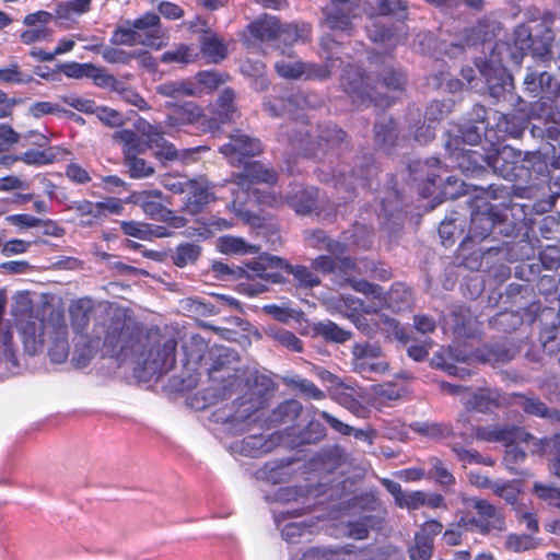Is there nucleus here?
I'll return each mask as SVG.
<instances>
[{
  "mask_svg": "<svg viewBox=\"0 0 560 560\" xmlns=\"http://www.w3.org/2000/svg\"><path fill=\"white\" fill-rule=\"evenodd\" d=\"M176 341L159 335H144L141 327L124 314L96 324L91 336L81 335L75 342L72 361L84 368L102 350L103 355L120 362L130 361L152 377L168 372L176 360Z\"/></svg>",
  "mask_w": 560,
  "mask_h": 560,
  "instance_id": "1",
  "label": "nucleus"
},
{
  "mask_svg": "<svg viewBox=\"0 0 560 560\" xmlns=\"http://www.w3.org/2000/svg\"><path fill=\"white\" fill-rule=\"evenodd\" d=\"M219 151L232 165L244 164V171L234 175V184L237 187L233 208L243 203L242 195H246L247 199H254L259 205L269 207H279L284 202L282 197L276 196L273 192L254 187L258 184L272 185L276 182V173L266 168L259 162L245 163L248 156H255L262 151L261 143L258 139L252 138L240 130L230 136L228 143L220 147ZM235 194V190H232Z\"/></svg>",
  "mask_w": 560,
  "mask_h": 560,
  "instance_id": "2",
  "label": "nucleus"
},
{
  "mask_svg": "<svg viewBox=\"0 0 560 560\" xmlns=\"http://www.w3.org/2000/svg\"><path fill=\"white\" fill-rule=\"evenodd\" d=\"M18 328L26 354H39L46 347L51 362L63 363L68 359L69 328L62 312L50 311L42 317L31 313L18 320Z\"/></svg>",
  "mask_w": 560,
  "mask_h": 560,
  "instance_id": "3",
  "label": "nucleus"
},
{
  "mask_svg": "<svg viewBox=\"0 0 560 560\" xmlns=\"http://www.w3.org/2000/svg\"><path fill=\"white\" fill-rule=\"evenodd\" d=\"M281 270L292 273L301 287L313 288L319 284V279L306 267H292L280 257L266 254L247 264L246 269L243 270L247 279L260 280L257 283L248 284L245 290L249 295H256L266 291L268 283H279L282 281Z\"/></svg>",
  "mask_w": 560,
  "mask_h": 560,
  "instance_id": "4",
  "label": "nucleus"
},
{
  "mask_svg": "<svg viewBox=\"0 0 560 560\" xmlns=\"http://www.w3.org/2000/svg\"><path fill=\"white\" fill-rule=\"evenodd\" d=\"M139 133L147 139L143 144L132 130H118L114 133V139L122 144L125 158L144 151L147 148L153 149L158 159L174 161L180 158L175 147L164 139L165 131L160 125H152L145 120H139L137 124Z\"/></svg>",
  "mask_w": 560,
  "mask_h": 560,
  "instance_id": "5",
  "label": "nucleus"
},
{
  "mask_svg": "<svg viewBox=\"0 0 560 560\" xmlns=\"http://www.w3.org/2000/svg\"><path fill=\"white\" fill-rule=\"evenodd\" d=\"M322 56L329 61L328 65L318 66L315 63H304L299 59L282 58L275 65L277 73L285 79H325L334 73L342 63L339 58H334L338 50V43L329 36H323L320 39Z\"/></svg>",
  "mask_w": 560,
  "mask_h": 560,
  "instance_id": "6",
  "label": "nucleus"
},
{
  "mask_svg": "<svg viewBox=\"0 0 560 560\" xmlns=\"http://www.w3.org/2000/svg\"><path fill=\"white\" fill-rule=\"evenodd\" d=\"M468 504L476 510L478 516L462 515V525H470L474 532L482 535L505 530L503 514L487 500L471 498L468 500Z\"/></svg>",
  "mask_w": 560,
  "mask_h": 560,
  "instance_id": "7",
  "label": "nucleus"
},
{
  "mask_svg": "<svg viewBox=\"0 0 560 560\" xmlns=\"http://www.w3.org/2000/svg\"><path fill=\"white\" fill-rule=\"evenodd\" d=\"M459 133L446 142V149L458 168L466 173L474 172L482 155L476 151L464 150L459 144H477L481 139L480 132L477 127H468L465 130H459Z\"/></svg>",
  "mask_w": 560,
  "mask_h": 560,
  "instance_id": "8",
  "label": "nucleus"
},
{
  "mask_svg": "<svg viewBox=\"0 0 560 560\" xmlns=\"http://www.w3.org/2000/svg\"><path fill=\"white\" fill-rule=\"evenodd\" d=\"M352 289L376 301L377 310L386 305L388 308L399 312L410 303L411 292L402 284H396L385 294L383 289L368 281H354Z\"/></svg>",
  "mask_w": 560,
  "mask_h": 560,
  "instance_id": "9",
  "label": "nucleus"
},
{
  "mask_svg": "<svg viewBox=\"0 0 560 560\" xmlns=\"http://www.w3.org/2000/svg\"><path fill=\"white\" fill-rule=\"evenodd\" d=\"M258 406L247 399H242L237 402V408L234 412L230 408L219 409L213 413L214 421L223 425L224 430L232 434H241L249 430L254 413L257 411Z\"/></svg>",
  "mask_w": 560,
  "mask_h": 560,
  "instance_id": "10",
  "label": "nucleus"
},
{
  "mask_svg": "<svg viewBox=\"0 0 560 560\" xmlns=\"http://www.w3.org/2000/svg\"><path fill=\"white\" fill-rule=\"evenodd\" d=\"M351 365L354 372L366 376L371 373H385L388 364L383 360L382 349L377 343L357 342L353 345Z\"/></svg>",
  "mask_w": 560,
  "mask_h": 560,
  "instance_id": "11",
  "label": "nucleus"
},
{
  "mask_svg": "<svg viewBox=\"0 0 560 560\" xmlns=\"http://www.w3.org/2000/svg\"><path fill=\"white\" fill-rule=\"evenodd\" d=\"M359 11L358 0H332L324 8V25L331 31H348Z\"/></svg>",
  "mask_w": 560,
  "mask_h": 560,
  "instance_id": "12",
  "label": "nucleus"
},
{
  "mask_svg": "<svg viewBox=\"0 0 560 560\" xmlns=\"http://www.w3.org/2000/svg\"><path fill=\"white\" fill-rule=\"evenodd\" d=\"M341 80L345 91L351 96L353 103H364L369 100L380 106L389 104V102H383L382 98H377L371 93L372 88H370L368 79L364 78L359 67L349 66L345 70Z\"/></svg>",
  "mask_w": 560,
  "mask_h": 560,
  "instance_id": "13",
  "label": "nucleus"
},
{
  "mask_svg": "<svg viewBox=\"0 0 560 560\" xmlns=\"http://www.w3.org/2000/svg\"><path fill=\"white\" fill-rule=\"evenodd\" d=\"M163 197L160 189L141 190L132 192L128 202L139 206L151 219L165 222L172 219V211L161 202Z\"/></svg>",
  "mask_w": 560,
  "mask_h": 560,
  "instance_id": "14",
  "label": "nucleus"
},
{
  "mask_svg": "<svg viewBox=\"0 0 560 560\" xmlns=\"http://www.w3.org/2000/svg\"><path fill=\"white\" fill-rule=\"evenodd\" d=\"M60 71L72 79H93L94 83L102 88L112 86L116 81L113 75L107 74L104 69L93 63L66 62L60 66Z\"/></svg>",
  "mask_w": 560,
  "mask_h": 560,
  "instance_id": "15",
  "label": "nucleus"
},
{
  "mask_svg": "<svg viewBox=\"0 0 560 560\" xmlns=\"http://www.w3.org/2000/svg\"><path fill=\"white\" fill-rule=\"evenodd\" d=\"M334 395L341 406L357 417L363 418L366 416L368 409L363 404H368V389H363L359 386L340 385L336 388Z\"/></svg>",
  "mask_w": 560,
  "mask_h": 560,
  "instance_id": "16",
  "label": "nucleus"
},
{
  "mask_svg": "<svg viewBox=\"0 0 560 560\" xmlns=\"http://www.w3.org/2000/svg\"><path fill=\"white\" fill-rule=\"evenodd\" d=\"M521 160V152L510 145L499 148L494 154L488 158V164L503 178L511 179L515 176L516 164Z\"/></svg>",
  "mask_w": 560,
  "mask_h": 560,
  "instance_id": "17",
  "label": "nucleus"
},
{
  "mask_svg": "<svg viewBox=\"0 0 560 560\" xmlns=\"http://www.w3.org/2000/svg\"><path fill=\"white\" fill-rule=\"evenodd\" d=\"M158 35H149L148 37H141L140 31L136 30L132 23L127 22L124 25L118 26L113 36L112 43L115 45L136 46L143 45L153 49L161 48V42L158 40Z\"/></svg>",
  "mask_w": 560,
  "mask_h": 560,
  "instance_id": "18",
  "label": "nucleus"
},
{
  "mask_svg": "<svg viewBox=\"0 0 560 560\" xmlns=\"http://www.w3.org/2000/svg\"><path fill=\"white\" fill-rule=\"evenodd\" d=\"M404 394L405 389L394 383L377 384L368 389V404L381 410L399 400Z\"/></svg>",
  "mask_w": 560,
  "mask_h": 560,
  "instance_id": "19",
  "label": "nucleus"
},
{
  "mask_svg": "<svg viewBox=\"0 0 560 560\" xmlns=\"http://www.w3.org/2000/svg\"><path fill=\"white\" fill-rule=\"evenodd\" d=\"M186 194L185 210L190 214L200 212L212 199L208 182L205 178L190 179Z\"/></svg>",
  "mask_w": 560,
  "mask_h": 560,
  "instance_id": "20",
  "label": "nucleus"
},
{
  "mask_svg": "<svg viewBox=\"0 0 560 560\" xmlns=\"http://www.w3.org/2000/svg\"><path fill=\"white\" fill-rule=\"evenodd\" d=\"M300 510H280L275 511V522L277 526L281 529V534L283 539L289 542H293L295 538L303 536L305 533H308L310 526L303 521H292L283 524L289 517H298L300 516Z\"/></svg>",
  "mask_w": 560,
  "mask_h": 560,
  "instance_id": "21",
  "label": "nucleus"
},
{
  "mask_svg": "<svg viewBox=\"0 0 560 560\" xmlns=\"http://www.w3.org/2000/svg\"><path fill=\"white\" fill-rule=\"evenodd\" d=\"M165 107L172 109L165 121L166 127L170 128H179L192 124L201 117V108L190 102L182 105L166 102Z\"/></svg>",
  "mask_w": 560,
  "mask_h": 560,
  "instance_id": "22",
  "label": "nucleus"
},
{
  "mask_svg": "<svg viewBox=\"0 0 560 560\" xmlns=\"http://www.w3.org/2000/svg\"><path fill=\"white\" fill-rule=\"evenodd\" d=\"M159 95L178 100L185 96H197L201 93L198 84L190 80L167 81L155 88Z\"/></svg>",
  "mask_w": 560,
  "mask_h": 560,
  "instance_id": "23",
  "label": "nucleus"
},
{
  "mask_svg": "<svg viewBox=\"0 0 560 560\" xmlns=\"http://www.w3.org/2000/svg\"><path fill=\"white\" fill-rule=\"evenodd\" d=\"M498 397L499 396L497 392L489 388H482L478 390L468 388L467 392H463L462 394V404L467 409H474L483 412L489 410L491 406L497 405Z\"/></svg>",
  "mask_w": 560,
  "mask_h": 560,
  "instance_id": "24",
  "label": "nucleus"
},
{
  "mask_svg": "<svg viewBox=\"0 0 560 560\" xmlns=\"http://www.w3.org/2000/svg\"><path fill=\"white\" fill-rule=\"evenodd\" d=\"M136 30L140 31L141 37L158 35L161 42V48L167 44L166 32L161 27L160 16L153 12H148L131 22Z\"/></svg>",
  "mask_w": 560,
  "mask_h": 560,
  "instance_id": "25",
  "label": "nucleus"
},
{
  "mask_svg": "<svg viewBox=\"0 0 560 560\" xmlns=\"http://www.w3.org/2000/svg\"><path fill=\"white\" fill-rule=\"evenodd\" d=\"M479 71L486 79L491 94L494 96H499V89L506 91L512 85L510 75L502 67H491L489 65H483Z\"/></svg>",
  "mask_w": 560,
  "mask_h": 560,
  "instance_id": "26",
  "label": "nucleus"
},
{
  "mask_svg": "<svg viewBox=\"0 0 560 560\" xmlns=\"http://www.w3.org/2000/svg\"><path fill=\"white\" fill-rule=\"evenodd\" d=\"M121 230L126 235L140 238L151 240L152 237H166L170 235L164 226H152L140 222H121Z\"/></svg>",
  "mask_w": 560,
  "mask_h": 560,
  "instance_id": "27",
  "label": "nucleus"
},
{
  "mask_svg": "<svg viewBox=\"0 0 560 560\" xmlns=\"http://www.w3.org/2000/svg\"><path fill=\"white\" fill-rule=\"evenodd\" d=\"M250 34L260 39L268 40L278 37L280 24L277 18L265 14L248 25Z\"/></svg>",
  "mask_w": 560,
  "mask_h": 560,
  "instance_id": "28",
  "label": "nucleus"
},
{
  "mask_svg": "<svg viewBox=\"0 0 560 560\" xmlns=\"http://www.w3.org/2000/svg\"><path fill=\"white\" fill-rule=\"evenodd\" d=\"M16 343L14 342L12 327L2 319V306L0 305V362L15 363Z\"/></svg>",
  "mask_w": 560,
  "mask_h": 560,
  "instance_id": "29",
  "label": "nucleus"
},
{
  "mask_svg": "<svg viewBox=\"0 0 560 560\" xmlns=\"http://www.w3.org/2000/svg\"><path fill=\"white\" fill-rule=\"evenodd\" d=\"M201 51L210 62L218 63L228 56L226 45L214 33H207L201 39Z\"/></svg>",
  "mask_w": 560,
  "mask_h": 560,
  "instance_id": "30",
  "label": "nucleus"
},
{
  "mask_svg": "<svg viewBox=\"0 0 560 560\" xmlns=\"http://www.w3.org/2000/svg\"><path fill=\"white\" fill-rule=\"evenodd\" d=\"M218 249L228 255H246L255 254L258 252V247L247 243L242 237L225 235L221 236L217 243Z\"/></svg>",
  "mask_w": 560,
  "mask_h": 560,
  "instance_id": "31",
  "label": "nucleus"
},
{
  "mask_svg": "<svg viewBox=\"0 0 560 560\" xmlns=\"http://www.w3.org/2000/svg\"><path fill=\"white\" fill-rule=\"evenodd\" d=\"M300 560H358V555L343 549L316 547L304 551Z\"/></svg>",
  "mask_w": 560,
  "mask_h": 560,
  "instance_id": "32",
  "label": "nucleus"
},
{
  "mask_svg": "<svg viewBox=\"0 0 560 560\" xmlns=\"http://www.w3.org/2000/svg\"><path fill=\"white\" fill-rule=\"evenodd\" d=\"M287 202L296 213L306 214L316 207L317 190L300 189L295 195L288 197Z\"/></svg>",
  "mask_w": 560,
  "mask_h": 560,
  "instance_id": "33",
  "label": "nucleus"
},
{
  "mask_svg": "<svg viewBox=\"0 0 560 560\" xmlns=\"http://www.w3.org/2000/svg\"><path fill=\"white\" fill-rule=\"evenodd\" d=\"M69 209L77 213L83 225H93L102 220L97 202H92L90 200L73 201L69 206Z\"/></svg>",
  "mask_w": 560,
  "mask_h": 560,
  "instance_id": "34",
  "label": "nucleus"
},
{
  "mask_svg": "<svg viewBox=\"0 0 560 560\" xmlns=\"http://www.w3.org/2000/svg\"><path fill=\"white\" fill-rule=\"evenodd\" d=\"M234 93L230 90L222 92L218 100V117L213 118V126L211 128H218L219 124H225L232 121L235 115V107L233 104Z\"/></svg>",
  "mask_w": 560,
  "mask_h": 560,
  "instance_id": "35",
  "label": "nucleus"
},
{
  "mask_svg": "<svg viewBox=\"0 0 560 560\" xmlns=\"http://www.w3.org/2000/svg\"><path fill=\"white\" fill-rule=\"evenodd\" d=\"M58 152V148H48L45 150L31 149L20 154L19 159L27 165L43 166L54 163L57 160Z\"/></svg>",
  "mask_w": 560,
  "mask_h": 560,
  "instance_id": "36",
  "label": "nucleus"
},
{
  "mask_svg": "<svg viewBox=\"0 0 560 560\" xmlns=\"http://www.w3.org/2000/svg\"><path fill=\"white\" fill-rule=\"evenodd\" d=\"M339 308L348 318H354L359 313H375L377 311V304L374 300L373 305H365L361 300L352 295H342L339 299Z\"/></svg>",
  "mask_w": 560,
  "mask_h": 560,
  "instance_id": "37",
  "label": "nucleus"
},
{
  "mask_svg": "<svg viewBox=\"0 0 560 560\" xmlns=\"http://www.w3.org/2000/svg\"><path fill=\"white\" fill-rule=\"evenodd\" d=\"M311 25L307 23L302 24H288L280 25L278 37L285 44H293L298 42H305L310 38Z\"/></svg>",
  "mask_w": 560,
  "mask_h": 560,
  "instance_id": "38",
  "label": "nucleus"
},
{
  "mask_svg": "<svg viewBox=\"0 0 560 560\" xmlns=\"http://www.w3.org/2000/svg\"><path fill=\"white\" fill-rule=\"evenodd\" d=\"M270 446L262 434H252L241 442V453L245 456L256 457L267 453Z\"/></svg>",
  "mask_w": 560,
  "mask_h": 560,
  "instance_id": "39",
  "label": "nucleus"
},
{
  "mask_svg": "<svg viewBox=\"0 0 560 560\" xmlns=\"http://www.w3.org/2000/svg\"><path fill=\"white\" fill-rule=\"evenodd\" d=\"M410 427L412 431L432 439L446 438L452 433L448 425L436 422L419 421Z\"/></svg>",
  "mask_w": 560,
  "mask_h": 560,
  "instance_id": "40",
  "label": "nucleus"
},
{
  "mask_svg": "<svg viewBox=\"0 0 560 560\" xmlns=\"http://www.w3.org/2000/svg\"><path fill=\"white\" fill-rule=\"evenodd\" d=\"M125 165L128 167L130 177L140 179L154 174V167L144 159L138 158L137 154L127 155Z\"/></svg>",
  "mask_w": 560,
  "mask_h": 560,
  "instance_id": "41",
  "label": "nucleus"
},
{
  "mask_svg": "<svg viewBox=\"0 0 560 560\" xmlns=\"http://www.w3.org/2000/svg\"><path fill=\"white\" fill-rule=\"evenodd\" d=\"M429 464L431 466V469L429 470V477L433 478L443 487H450L455 483L453 474L440 458L431 457L429 459Z\"/></svg>",
  "mask_w": 560,
  "mask_h": 560,
  "instance_id": "42",
  "label": "nucleus"
},
{
  "mask_svg": "<svg viewBox=\"0 0 560 560\" xmlns=\"http://www.w3.org/2000/svg\"><path fill=\"white\" fill-rule=\"evenodd\" d=\"M199 255L200 247L197 244L184 243L176 248V252L173 255V261L178 267H185L195 262Z\"/></svg>",
  "mask_w": 560,
  "mask_h": 560,
  "instance_id": "43",
  "label": "nucleus"
},
{
  "mask_svg": "<svg viewBox=\"0 0 560 560\" xmlns=\"http://www.w3.org/2000/svg\"><path fill=\"white\" fill-rule=\"evenodd\" d=\"M316 331L326 340L340 343L351 338L350 331L340 328L337 324L332 322L319 323L316 326Z\"/></svg>",
  "mask_w": 560,
  "mask_h": 560,
  "instance_id": "44",
  "label": "nucleus"
},
{
  "mask_svg": "<svg viewBox=\"0 0 560 560\" xmlns=\"http://www.w3.org/2000/svg\"><path fill=\"white\" fill-rule=\"evenodd\" d=\"M33 81L31 74L21 71L18 63H11L5 68H0V82L7 84H27Z\"/></svg>",
  "mask_w": 560,
  "mask_h": 560,
  "instance_id": "45",
  "label": "nucleus"
},
{
  "mask_svg": "<svg viewBox=\"0 0 560 560\" xmlns=\"http://www.w3.org/2000/svg\"><path fill=\"white\" fill-rule=\"evenodd\" d=\"M198 54L196 50L189 46L180 45L174 50L165 51L161 56V61L165 63L170 62H179V63H190L194 62Z\"/></svg>",
  "mask_w": 560,
  "mask_h": 560,
  "instance_id": "46",
  "label": "nucleus"
},
{
  "mask_svg": "<svg viewBox=\"0 0 560 560\" xmlns=\"http://www.w3.org/2000/svg\"><path fill=\"white\" fill-rule=\"evenodd\" d=\"M494 226L493 219L486 213H474L470 222V232L474 237H487Z\"/></svg>",
  "mask_w": 560,
  "mask_h": 560,
  "instance_id": "47",
  "label": "nucleus"
},
{
  "mask_svg": "<svg viewBox=\"0 0 560 560\" xmlns=\"http://www.w3.org/2000/svg\"><path fill=\"white\" fill-rule=\"evenodd\" d=\"M451 448L464 464H480L485 466H492L494 464L492 458L483 457L478 452L467 450L457 443L452 444Z\"/></svg>",
  "mask_w": 560,
  "mask_h": 560,
  "instance_id": "48",
  "label": "nucleus"
},
{
  "mask_svg": "<svg viewBox=\"0 0 560 560\" xmlns=\"http://www.w3.org/2000/svg\"><path fill=\"white\" fill-rule=\"evenodd\" d=\"M433 540L416 534L415 546L409 549L411 560H429L432 557Z\"/></svg>",
  "mask_w": 560,
  "mask_h": 560,
  "instance_id": "49",
  "label": "nucleus"
},
{
  "mask_svg": "<svg viewBox=\"0 0 560 560\" xmlns=\"http://www.w3.org/2000/svg\"><path fill=\"white\" fill-rule=\"evenodd\" d=\"M375 3L381 15H394L398 19L407 16V3L404 0H376Z\"/></svg>",
  "mask_w": 560,
  "mask_h": 560,
  "instance_id": "50",
  "label": "nucleus"
},
{
  "mask_svg": "<svg viewBox=\"0 0 560 560\" xmlns=\"http://www.w3.org/2000/svg\"><path fill=\"white\" fill-rule=\"evenodd\" d=\"M465 532H474L470 525H462V515L456 523L450 524L443 534V541L447 546H457L462 542L463 534Z\"/></svg>",
  "mask_w": 560,
  "mask_h": 560,
  "instance_id": "51",
  "label": "nucleus"
},
{
  "mask_svg": "<svg viewBox=\"0 0 560 560\" xmlns=\"http://www.w3.org/2000/svg\"><path fill=\"white\" fill-rule=\"evenodd\" d=\"M504 546L512 552H523L535 548L536 542L529 535L511 534L506 537Z\"/></svg>",
  "mask_w": 560,
  "mask_h": 560,
  "instance_id": "52",
  "label": "nucleus"
},
{
  "mask_svg": "<svg viewBox=\"0 0 560 560\" xmlns=\"http://www.w3.org/2000/svg\"><path fill=\"white\" fill-rule=\"evenodd\" d=\"M366 31L369 37L373 42H389L390 45H395L397 39H394V34L390 28L385 27L377 21L372 20L369 25H366Z\"/></svg>",
  "mask_w": 560,
  "mask_h": 560,
  "instance_id": "53",
  "label": "nucleus"
},
{
  "mask_svg": "<svg viewBox=\"0 0 560 560\" xmlns=\"http://www.w3.org/2000/svg\"><path fill=\"white\" fill-rule=\"evenodd\" d=\"M420 170L422 172H427V182L432 186H438L442 183L441 174L444 172L443 167L440 165V161L438 159H429L423 163H418Z\"/></svg>",
  "mask_w": 560,
  "mask_h": 560,
  "instance_id": "54",
  "label": "nucleus"
},
{
  "mask_svg": "<svg viewBox=\"0 0 560 560\" xmlns=\"http://www.w3.org/2000/svg\"><path fill=\"white\" fill-rule=\"evenodd\" d=\"M70 315L72 319L73 329L78 332H82V330L88 327L90 322L89 313L84 308L82 301H78L71 304Z\"/></svg>",
  "mask_w": 560,
  "mask_h": 560,
  "instance_id": "55",
  "label": "nucleus"
},
{
  "mask_svg": "<svg viewBox=\"0 0 560 560\" xmlns=\"http://www.w3.org/2000/svg\"><path fill=\"white\" fill-rule=\"evenodd\" d=\"M91 114H94L102 122L110 127L120 126L124 121V117L119 112L113 108L97 106L96 104Z\"/></svg>",
  "mask_w": 560,
  "mask_h": 560,
  "instance_id": "56",
  "label": "nucleus"
},
{
  "mask_svg": "<svg viewBox=\"0 0 560 560\" xmlns=\"http://www.w3.org/2000/svg\"><path fill=\"white\" fill-rule=\"evenodd\" d=\"M552 35L549 30H546L541 39L532 38L529 42L530 48L525 49V52H530L535 57H545L550 54Z\"/></svg>",
  "mask_w": 560,
  "mask_h": 560,
  "instance_id": "57",
  "label": "nucleus"
},
{
  "mask_svg": "<svg viewBox=\"0 0 560 560\" xmlns=\"http://www.w3.org/2000/svg\"><path fill=\"white\" fill-rule=\"evenodd\" d=\"M370 527H373V517L365 515L348 524V535L354 539H364L368 537Z\"/></svg>",
  "mask_w": 560,
  "mask_h": 560,
  "instance_id": "58",
  "label": "nucleus"
},
{
  "mask_svg": "<svg viewBox=\"0 0 560 560\" xmlns=\"http://www.w3.org/2000/svg\"><path fill=\"white\" fill-rule=\"evenodd\" d=\"M290 384L300 389L310 398L319 400L325 397L324 392L320 390L313 382L302 378L300 376H294L290 380Z\"/></svg>",
  "mask_w": 560,
  "mask_h": 560,
  "instance_id": "59",
  "label": "nucleus"
},
{
  "mask_svg": "<svg viewBox=\"0 0 560 560\" xmlns=\"http://www.w3.org/2000/svg\"><path fill=\"white\" fill-rule=\"evenodd\" d=\"M405 84V75L401 72L395 71L392 68H386L382 74L381 88L398 91Z\"/></svg>",
  "mask_w": 560,
  "mask_h": 560,
  "instance_id": "60",
  "label": "nucleus"
},
{
  "mask_svg": "<svg viewBox=\"0 0 560 560\" xmlns=\"http://www.w3.org/2000/svg\"><path fill=\"white\" fill-rule=\"evenodd\" d=\"M190 183V179L180 178L177 176H173L171 174H165L161 178V185L174 192V194H184L188 189V184Z\"/></svg>",
  "mask_w": 560,
  "mask_h": 560,
  "instance_id": "61",
  "label": "nucleus"
},
{
  "mask_svg": "<svg viewBox=\"0 0 560 560\" xmlns=\"http://www.w3.org/2000/svg\"><path fill=\"white\" fill-rule=\"evenodd\" d=\"M492 491L510 504H514L518 497V490L511 482L495 481Z\"/></svg>",
  "mask_w": 560,
  "mask_h": 560,
  "instance_id": "62",
  "label": "nucleus"
},
{
  "mask_svg": "<svg viewBox=\"0 0 560 560\" xmlns=\"http://www.w3.org/2000/svg\"><path fill=\"white\" fill-rule=\"evenodd\" d=\"M425 504V493L422 491L404 492L397 505L408 510H417Z\"/></svg>",
  "mask_w": 560,
  "mask_h": 560,
  "instance_id": "63",
  "label": "nucleus"
},
{
  "mask_svg": "<svg viewBox=\"0 0 560 560\" xmlns=\"http://www.w3.org/2000/svg\"><path fill=\"white\" fill-rule=\"evenodd\" d=\"M273 338L283 347L300 352L302 351V342L301 340L289 330H278L275 332Z\"/></svg>",
  "mask_w": 560,
  "mask_h": 560,
  "instance_id": "64",
  "label": "nucleus"
}]
</instances>
